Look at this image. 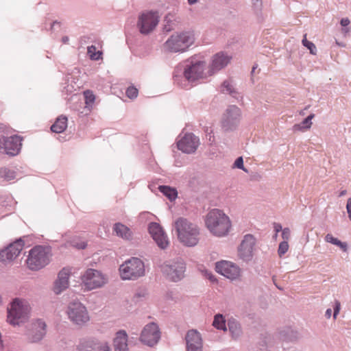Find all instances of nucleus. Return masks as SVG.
<instances>
[{"mask_svg": "<svg viewBox=\"0 0 351 351\" xmlns=\"http://www.w3.org/2000/svg\"><path fill=\"white\" fill-rule=\"evenodd\" d=\"M314 117V114H311L306 119H304L300 124L295 125L294 128L295 130H302L303 128L309 129L312 125L311 120Z\"/></svg>", "mask_w": 351, "mask_h": 351, "instance_id": "72a5a7b5", "label": "nucleus"}, {"mask_svg": "<svg viewBox=\"0 0 351 351\" xmlns=\"http://www.w3.org/2000/svg\"><path fill=\"white\" fill-rule=\"evenodd\" d=\"M125 93L128 98L133 99L137 97L138 91L134 86H130L127 88Z\"/></svg>", "mask_w": 351, "mask_h": 351, "instance_id": "58836bf2", "label": "nucleus"}, {"mask_svg": "<svg viewBox=\"0 0 351 351\" xmlns=\"http://www.w3.org/2000/svg\"><path fill=\"white\" fill-rule=\"evenodd\" d=\"M159 17L157 12H147L138 16L137 27L142 34H149L157 26Z\"/></svg>", "mask_w": 351, "mask_h": 351, "instance_id": "f8f14e48", "label": "nucleus"}, {"mask_svg": "<svg viewBox=\"0 0 351 351\" xmlns=\"http://www.w3.org/2000/svg\"><path fill=\"white\" fill-rule=\"evenodd\" d=\"M113 231L116 233L117 236L123 239L130 240L132 239V231L123 223H116L114 225Z\"/></svg>", "mask_w": 351, "mask_h": 351, "instance_id": "bb28decb", "label": "nucleus"}, {"mask_svg": "<svg viewBox=\"0 0 351 351\" xmlns=\"http://www.w3.org/2000/svg\"><path fill=\"white\" fill-rule=\"evenodd\" d=\"M350 21L348 18H343L340 22L341 25L343 27L348 26L350 24Z\"/></svg>", "mask_w": 351, "mask_h": 351, "instance_id": "a18cd8bd", "label": "nucleus"}, {"mask_svg": "<svg viewBox=\"0 0 351 351\" xmlns=\"http://www.w3.org/2000/svg\"><path fill=\"white\" fill-rule=\"evenodd\" d=\"M21 138L14 135L12 136L0 137V150L1 152L10 156L18 154L21 149Z\"/></svg>", "mask_w": 351, "mask_h": 351, "instance_id": "dca6fc26", "label": "nucleus"}, {"mask_svg": "<svg viewBox=\"0 0 351 351\" xmlns=\"http://www.w3.org/2000/svg\"><path fill=\"white\" fill-rule=\"evenodd\" d=\"M160 270L172 282H178L184 277L186 265L180 259L168 261L160 265Z\"/></svg>", "mask_w": 351, "mask_h": 351, "instance_id": "6e6552de", "label": "nucleus"}, {"mask_svg": "<svg viewBox=\"0 0 351 351\" xmlns=\"http://www.w3.org/2000/svg\"><path fill=\"white\" fill-rule=\"evenodd\" d=\"M46 333V324L41 319H38L32 324L27 335L28 340L32 343H36L43 339Z\"/></svg>", "mask_w": 351, "mask_h": 351, "instance_id": "5701e85b", "label": "nucleus"}, {"mask_svg": "<svg viewBox=\"0 0 351 351\" xmlns=\"http://www.w3.org/2000/svg\"><path fill=\"white\" fill-rule=\"evenodd\" d=\"M302 43L304 47L309 49L311 54H316L317 48L315 45L312 42L307 40L306 34L304 36Z\"/></svg>", "mask_w": 351, "mask_h": 351, "instance_id": "c9c22d12", "label": "nucleus"}, {"mask_svg": "<svg viewBox=\"0 0 351 351\" xmlns=\"http://www.w3.org/2000/svg\"><path fill=\"white\" fill-rule=\"evenodd\" d=\"M66 313L69 319L77 325H82L89 321L86 308L78 301L70 302Z\"/></svg>", "mask_w": 351, "mask_h": 351, "instance_id": "1a4fd4ad", "label": "nucleus"}, {"mask_svg": "<svg viewBox=\"0 0 351 351\" xmlns=\"http://www.w3.org/2000/svg\"><path fill=\"white\" fill-rule=\"evenodd\" d=\"M199 144V138L194 134L188 133L177 143V146L182 152L192 154L196 151Z\"/></svg>", "mask_w": 351, "mask_h": 351, "instance_id": "412c9836", "label": "nucleus"}, {"mask_svg": "<svg viewBox=\"0 0 351 351\" xmlns=\"http://www.w3.org/2000/svg\"><path fill=\"white\" fill-rule=\"evenodd\" d=\"M81 280L86 289L92 290L104 286L107 279L99 271L94 269H88L81 276Z\"/></svg>", "mask_w": 351, "mask_h": 351, "instance_id": "9b49d317", "label": "nucleus"}, {"mask_svg": "<svg viewBox=\"0 0 351 351\" xmlns=\"http://www.w3.org/2000/svg\"><path fill=\"white\" fill-rule=\"evenodd\" d=\"M85 97V103L88 106L92 105L95 99V97L92 91L87 90L84 93Z\"/></svg>", "mask_w": 351, "mask_h": 351, "instance_id": "e433bc0d", "label": "nucleus"}, {"mask_svg": "<svg viewBox=\"0 0 351 351\" xmlns=\"http://www.w3.org/2000/svg\"><path fill=\"white\" fill-rule=\"evenodd\" d=\"M241 118V111L240 108L235 105L229 106L222 118L221 125L223 129L226 131L235 130L240 123Z\"/></svg>", "mask_w": 351, "mask_h": 351, "instance_id": "9d476101", "label": "nucleus"}, {"mask_svg": "<svg viewBox=\"0 0 351 351\" xmlns=\"http://www.w3.org/2000/svg\"><path fill=\"white\" fill-rule=\"evenodd\" d=\"M232 56L223 51L214 54L210 58V61L208 66L207 71L209 76H212L226 68L230 64Z\"/></svg>", "mask_w": 351, "mask_h": 351, "instance_id": "ddd939ff", "label": "nucleus"}, {"mask_svg": "<svg viewBox=\"0 0 351 351\" xmlns=\"http://www.w3.org/2000/svg\"><path fill=\"white\" fill-rule=\"evenodd\" d=\"M0 177L6 181H10L16 178V172L7 167L0 169Z\"/></svg>", "mask_w": 351, "mask_h": 351, "instance_id": "473e14b6", "label": "nucleus"}, {"mask_svg": "<svg viewBox=\"0 0 351 351\" xmlns=\"http://www.w3.org/2000/svg\"><path fill=\"white\" fill-rule=\"evenodd\" d=\"M331 315H332V310H331L330 308H328V309L326 311L325 316H326L328 319H329V318H330Z\"/></svg>", "mask_w": 351, "mask_h": 351, "instance_id": "de8ad7c7", "label": "nucleus"}, {"mask_svg": "<svg viewBox=\"0 0 351 351\" xmlns=\"http://www.w3.org/2000/svg\"><path fill=\"white\" fill-rule=\"evenodd\" d=\"M87 53L88 54L90 58L93 60H99L102 54L99 51H96V47L94 45L88 47Z\"/></svg>", "mask_w": 351, "mask_h": 351, "instance_id": "f704fd0d", "label": "nucleus"}, {"mask_svg": "<svg viewBox=\"0 0 351 351\" xmlns=\"http://www.w3.org/2000/svg\"><path fill=\"white\" fill-rule=\"evenodd\" d=\"M346 193H347V191L346 190H343V191H341L340 192L339 197L344 196Z\"/></svg>", "mask_w": 351, "mask_h": 351, "instance_id": "3c124183", "label": "nucleus"}, {"mask_svg": "<svg viewBox=\"0 0 351 351\" xmlns=\"http://www.w3.org/2000/svg\"><path fill=\"white\" fill-rule=\"evenodd\" d=\"M24 245L25 242L21 238L11 243L0 251V261L7 263L14 260L21 253Z\"/></svg>", "mask_w": 351, "mask_h": 351, "instance_id": "a211bd4d", "label": "nucleus"}, {"mask_svg": "<svg viewBox=\"0 0 351 351\" xmlns=\"http://www.w3.org/2000/svg\"><path fill=\"white\" fill-rule=\"evenodd\" d=\"M256 69V66H254L252 67V73H253L254 72V71H255V69Z\"/></svg>", "mask_w": 351, "mask_h": 351, "instance_id": "5fc2aeb1", "label": "nucleus"}, {"mask_svg": "<svg viewBox=\"0 0 351 351\" xmlns=\"http://www.w3.org/2000/svg\"><path fill=\"white\" fill-rule=\"evenodd\" d=\"M282 237L284 241H288L290 237V230L288 228H284L282 231Z\"/></svg>", "mask_w": 351, "mask_h": 351, "instance_id": "a19ab883", "label": "nucleus"}, {"mask_svg": "<svg viewBox=\"0 0 351 351\" xmlns=\"http://www.w3.org/2000/svg\"><path fill=\"white\" fill-rule=\"evenodd\" d=\"M213 325L219 330H222L223 331L227 330L226 321L223 315L221 314H217L215 316Z\"/></svg>", "mask_w": 351, "mask_h": 351, "instance_id": "2f4dec72", "label": "nucleus"}, {"mask_svg": "<svg viewBox=\"0 0 351 351\" xmlns=\"http://www.w3.org/2000/svg\"><path fill=\"white\" fill-rule=\"evenodd\" d=\"M205 226L209 232L217 237L228 234L232 228L229 217L219 209L210 210L205 217Z\"/></svg>", "mask_w": 351, "mask_h": 351, "instance_id": "f03ea898", "label": "nucleus"}, {"mask_svg": "<svg viewBox=\"0 0 351 351\" xmlns=\"http://www.w3.org/2000/svg\"><path fill=\"white\" fill-rule=\"evenodd\" d=\"M325 241L339 247L343 252H347L348 244L346 242H341L338 239L334 237L331 234H327L325 237Z\"/></svg>", "mask_w": 351, "mask_h": 351, "instance_id": "c756f323", "label": "nucleus"}, {"mask_svg": "<svg viewBox=\"0 0 351 351\" xmlns=\"http://www.w3.org/2000/svg\"><path fill=\"white\" fill-rule=\"evenodd\" d=\"M187 1H188V3L189 5H193L198 1V0H187Z\"/></svg>", "mask_w": 351, "mask_h": 351, "instance_id": "8fccbe9b", "label": "nucleus"}, {"mask_svg": "<svg viewBox=\"0 0 351 351\" xmlns=\"http://www.w3.org/2000/svg\"><path fill=\"white\" fill-rule=\"evenodd\" d=\"M29 313V306L23 300L15 298L8 308L7 321L12 325H19L25 322Z\"/></svg>", "mask_w": 351, "mask_h": 351, "instance_id": "0eeeda50", "label": "nucleus"}, {"mask_svg": "<svg viewBox=\"0 0 351 351\" xmlns=\"http://www.w3.org/2000/svg\"><path fill=\"white\" fill-rule=\"evenodd\" d=\"M79 351H110L108 343L95 338L81 339L77 346Z\"/></svg>", "mask_w": 351, "mask_h": 351, "instance_id": "2eb2a0df", "label": "nucleus"}, {"mask_svg": "<svg viewBox=\"0 0 351 351\" xmlns=\"http://www.w3.org/2000/svg\"><path fill=\"white\" fill-rule=\"evenodd\" d=\"M349 31H350L349 28H346H346H343V29H342V32H344V33H346V34L348 33V32H349Z\"/></svg>", "mask_w": 351, "mask_h": 351, "instance_id": "864d4df0", "label": "nucleus"}, {"mask_svg": "<svg viewBox=\"0 0 351 351\" xmlns=\"http://www.w3.org/2000/svg\"><path fill=\"white\" fill-rule=\"evenodd\" d=\"M228 330L234 339H238L243 334L241 324L234 318L228 320Z\"/></svg>", "mask_w": 351, "mask_h": 351, "instance_id": "a878e982", "label": "nucleus"}, {"mask_svg": "<svg viewBox=\"0 0 351 351\" xmlns=\"http://www.w3.org/2000/svg\"><path fill=\"white\" fill-rule=\"evenodd\" d=\"M178 240L186 247L196 246L200 240L199 226L185 217H178L173 223Z\"/></svg>", "mask_w": 351, "mask_h": 351, "instance_id": "f257e3e1", "label": "nucleus"}, {"mask_svg": "<svg viewBox=\"0 0 351 351\" xmlns=\"http://www.w3.org/2000/svg\"><path fill=\"white\" fill-rule=\"evenodd\" d=\"M194 42L195 36L193 32H176L165 42L163 49L169 53H182L186 51Z\"/></svg>", "mask_w": 351, "mask_h": 351, "instance_id": "7ed1b4c3", "label": "nucleus"}, {"mask_svg": "<svg viewBox=\"0 0 351 351\" xmlns=\"http://www.w3.org/2000/svg\"><path fill=\"white\" fill-rule=\"evenodd\" d=\"M148 229L149 234L158 246L160 249H166L169 244V241L162 227L158 223L152 222L149 224Z\"/></svg>", "mask_w": 351, "mask_h": 351, "instance_id": "aec40b11", "label": "nucleus"}, {"mask_svg": "<svg viewBox=\"0 0 351 351\" xmlns=\"http://www.w3.org/2000/svg\"><path fill=\"white\" fill-rule=\"evenodd\" d=\"M234 166L238 169H242L243 171L247 172V171L245 169L243 165V159L241 156L237 158L234 161Z\"/></svg>", "mask_w": 351, "mask_h": 351, "instance_id": "ea45409f", "label": "nucleus"}, {"mask_svg": "<svg viewBox=\"0 0 351 351\" xmlns=\"http://www.w3.org/2000/svg\"><path fill=\"white\" fill-rule=\"evenodd\" d=\"M186 351H202V347L186 346Z\"/></svg>", "mask_w": 351, "mask_h": 351, "instance_id": "c03bdc74", "label": "nucleus"}, {"mask_svg": "<svg viewBox=\"0 0 351 351\" xmlns=\"http://www.w3.org/2000/svg\"><path fill=\"white\" fill-rule=\"evenodd\" d=\"M51 255V249L49 246H34L29 250L26 260L28 268L37 271L45 267L49 263Z\"/></svg>", "mask_w": 351, "mask_h": 351, "instance_id": "39448f33", "label": "nucleus"}, {"mask_svg": "<svg viewBox=\"0 0 351 351\" xmlns=\"http://www.w3.org/2000/svg\"><path fill=\"white\" fill-rule=\"evenodd\" d=\"M289 250L288 241H283L280 243L278 250V254L280 257H282Z\"/></svg>", "mask_w": 351, "mask_h": 351, "instance_id": "4c0bfd02", "label": "nucleus"}, {"mask_svg": "<svg viewBox=\"0 0 351 351\" xmlns=\"http://www.w3.org/2000/svg\"><path fill=\"white\" fill-rule=\"evenodd\" d=\"M186 346L203 347L202 339L200 333L196 330H190L187 332L186 337Z\"/></svg>", "mask_w": 351, "mask_h": 351, "instance_id": "393cba45", "label": "nucleus"}, {"mask_svg": "<svg viewBox=\"0 0 351 351\" xmlns=\"http://www.w3.org/2000/svg\"><path fill=\"white\" fill-rule=\"evenodd\" d=\"M274 230L276 231V236L278 232L282 231V226L280 223H274Z\"/></svg>", "mask_w": 351, "mask_h": 351, "instance_id": "49530a36", "label": "nucleus"}, {"mask_svg": "<svg viewBox=\"0 0 351 351\" xmlns=\"http://www.w3.org/2000/svg\"><path fill=\"white\" fill-rule=\"evenodd\" d=\"M119 273L122 280H136L145 275L144 262L137 257H132L120 265Z\"/></svg>", "mask_w": 351, "mask_h": 351, "instance_id": "423d86ee", "label": "nucleus"}, {"mask_svg": "<svg viewBox=\"0 0 351 351\" xmlns=\"http://www.w3.org/2000/svg\"><path fill=\"white\" fill-rule=\"evenodd\" d=\"M255 245V237L250 234H245L238 247L239 257L245 262L251 261L253 258Z\"/></svg>", "mask_w": 351, "mask_h": 351, "instance_id": "4468645a", "label": "nucleus"}, {"mask_svg": "<svg viewBox=\"0 0 351 351\" xmlns=\"http://www.w3.org/2000/svg\"><path fill=\"white\" fill-rule=\"evenodd\" d=\"M346 210L348 214V217L351 221V197L348 199L347 204H346Z\"/></svg>", "mask_w": 351, "mask_h": 351, "instance_id": "37998d69", "label": "nucleus"}, {"mask_svg": "<svg viewBox=\"0 0 351 351\" xmlns=\"http://www.w3.org/2000/svg\"><path fill=\"white\" fill-rule=\"evenodd\" d=\"M159 191L167 197L171 201L175 199L177 197V191L175 189L168 186H160Z\"/></svg>", "mask_w": 351, "mask_h": 351, "instance_id": "7c9ffc66", "label": "nucleus"}, {"mask_svg": "<svg viewBox=\"0 0 351 351\" xmlns=\"http://www.w3.org/2000/svg\"><path fill=\"white\" fill-rule=\"evenodd\" d=\"M160 338L158 326L155 323L147 324L141 332L140 339L142 343L149 346H153L158 343Z\"/></svg>", "mask_w": 351, "mask_h": 351, "instance_id": "6ab92c4d", "label": "nucleus"}, {"mask_svg": "<svg viewBox=\"0 0 351 351\" xmlns=\"http://www.w3.org/2000/svg\"><path fill=\"white\" fill-rule=\"evenodd\" d=\"M216 271L226 278L231 280L238 279L241 276V270L240 267L236 264L227 261H222L216 263L215 265Z\"/></svg>", "mask_w": 351, "mask_h": 351, "instance_id": "f3484780", "label": "nucleus"}, {"mask_svg": "<svg viewBox=\"0 0 351 351\" xmlns=\"http://www.w3.org/2000/svg\"><path fill=\"white\" fill-rule=\"evenodd\" d=\"M69 40V38L68 36H63L62 38V41L64 43H67Z\"/></svg>", "mask_w": 351, "mask_h": 351, "instance_id": "09e8293b", "label": "nucleus"}, {"mask_svg": "<svg viewBox=\"0 0 351 351\" xmlns=\"http://www.w3.org/2000/svg\"><path fill=\"white\" fill-rule=\"evenodd\" d=\"M181 66L182 67V76L189 83L210 77L208 71L206 70V63L205 61L190 58L186 60Z\"/></svg>", "mask_w": 351, "mask_h": 351, "instance_id": "20e7f679", "label": "nucleus"}, {"mask_svg": "<svg viewBox=\"0 0 351 351\" xmlns=\"http://www.w3.org/2000/svg\"><path fill=\"white\" fill-rule=\"evenodd\" d=\"M85 247H86V244L83 243L80 245H79L77 247L80 249H84V248H85Z\"/></svg>", "mask_w": 351, "mask_h": 351, "instance_id": "603ef678", "label": "nucleus"}, {"mask_svg": "<svg viewBox=\"0 0 351 351\" xmlns=\"http://www.w3.org/2000/svg\"><path fill=\"white\" fill-rule=\"evenodd\" d=\"M114 351H128V335L124 330L117 332L114 339Z\"/></svg>", "mask_w": 351, "mask_h": 351, "instance_id": "b1692460", "label": "nucleus"}, {"mask_svg": "<svg viewBox=\"0 0 351 351\" xmlns=\"http://www.w3.org/2000/svg\"><path fill=\"white\" fill-rule=\"evenodd\" d=\"M256 1H259V0H256Z\"/></svg>", "mask_w": 351, "mask_h": 351, "instance_id": "6e6d98bb", "label": "nucleus"}, {"mask_svg": "<svg viewBox=\"0 0 351 351\" xmlns=\"http://www.w3.org/2000/svg\"><path fill=\"white\" fill-rule=\"evenodd\" d=\"M71 274V269L69 267H64L58 272L53 288V292L56 294H60L69 287Z\"/></svg>", "mask_w": 351, "mask_h": 351, "instance_id": "4be33fe9", "label": "nucleus"}, {"mask_svg": "<svg viewBox=\"0 0 351 351\" xmlns=\"http://www.w3.org/2000/svg\"><path fill=\"white\" fill-rule=\"evenodd\" d=\"M67 127V118L64 116L59 117L51 125V130L55 133L63 132Z\"/></svg>", "mask_w": 351, "mask_h": 351, "instance_id": "c85d7f7f", "label": "nucleus"}, {"mask_svg": "<svg viewBox=\"0 0 351 351\" xmlns=\"http://www.w3.org/2000/svg\"><path fill=\"white\" fill-rule=\"evenodd\" d=\"M221 91L225 94H229L232 97L237 99V100L241 97L240 94L237 92L236 88H234L232 82L231 80H225L221 85Z\"/></svg>", "mask_w": 351, "mask_h": 351, "instance_id": "cd10ccee", "label": "nucleus"}, {"mask_svg": "<svg viewBox=\"0 0 351 351\" xmlns=\"http://www.w3.org/2000/svg\"><path fill=\"white\" fill-rule=\"evenodd\" d=\"M340 308H341L340 302L339 301L336 300L335 301V307H334V313H333L334 319L337 318V315L339 313Z\"/></svg>", "mask_w": 351, "mask_h": 351, "instance_id": "79ce46f5", "label": "nucleus"}]
</instances>
